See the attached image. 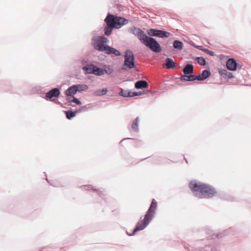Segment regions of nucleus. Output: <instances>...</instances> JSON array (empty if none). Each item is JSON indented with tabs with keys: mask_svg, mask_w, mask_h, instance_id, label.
<instances>
[{
	"mask_svg": "<svg viewBox=\"0 0 251 251\" xmlns=\"http://www.w3.org/2000/svg\"><path fill=\"white\" fill-rule=\"evenodd\" d=\"M189 187L195 195L199 198H211L216 193L214 188L201 182L191 181L189 183Z\"/></svg>",
	"mask_w": 251,
	"mask_h": 251,
	"instance_id": "obj_1",
	"label": "nucleus"
},
{
	"mask_svg": "<svg viewBox=\"0 0 251 251\" xmlns=\"http://www.w3.org/2000/svg\"><path fill=\"white\" fill-rule=\"evenodd\" d=\"M108 42L107 38L103 36H97L92 39V45L94 48L102 52H104L106 49Z\"/></svg>",
	"mask_w": 251,
	"mask_h": 251,
	"instance_id": "obj_2",
	"label": "nucleus"
},
{
	"mask_svg": "<svg viewBox=\"0 0 251 251\" xmlns=\"http://www.w3.org/2000/svg\"><path fill=\"white\" fill-rule=\"evenodd\" d=\"M134 56L132 51L127 50L125 51L124 69H131L134 67Z\"/></svg>",
	"mask_w": 251,
	"mask_h": 251,
	"instance_id": "obj_3",
	"label": "nucleus"
},
{
	"mask_svg": "<svg viewBox=\"0 0 251 251\" xmlns=\"http://www.w3.org/2000/svg\"><path fill=\"white\" fill-rule=\"evenodd\" d=\"M149 39L145 45L155 52H160L161 48L158 43L153 38L151 37Z\"/></svg>",
	"mask_w": 251,
	"mask_h": 251,
	"instance_id": "obj_4",
	"label": "nucleus"
},
{
	"mask_svg": "<svg viewBox=\"0 0 251 251\" xmlns=\"http://www.w3.org/2000/svg\"><path fill=\"white\" fill-rule=\"evenodd\" d=\"M111 18H112V16H107L104 20L105 22L107 24L104 28V34L107 36H109L111 34L113 28H116L113 23V19H112Z\"/></svg>",
	"mask_w": 251,
	"mask_h": 251,
	"instance_id": "obj_5",
	"label": "nucleus"
},
{
	"mask_svg": "<svg viewBox=\"0 0 251 251\" xmlns=\"http://www.w3.org/2000/svg\"><path fill=\"white\" fill-rule=\"evenodd\" d=\"M152 219V218L150 216L147 217V214L145 215V217L143 220H140L136 226V228L133 231V233L137 231L141 230L144 229L147 225L149 224L150 221Z\"/></svg>",
	"mask_w": 251,
	"mask_h": 251,
	"instance_id": "obj_6",
	"label": "nucleus"
},
{
	"mask_svg": "<svg viewBox=\"0 0 251 251\" xmlns=\"http://www.w3.org/2000/svg\"><path fill=\"white\" fill-rule=\"evenodd\" d=\"M107 16H112L111 19H113V23L114 26L116 27V28H120L122 26L126 25L128 23V21L122 17H114L113 15L111 14H108Z\"/></svg>",
	"mask_w": 251,
	"mask_h": 251,
	"instance_id": "obj_7",
	"label": "nucleus"
},
{
	"mask_svg": "<svg viewBox=\"0 0 251 251\" xmlns=\"http://www.w3.org/2000/svg\"><path fill=\"white\" fill-rule=\"evenodd\" d=\"M134 34H136L138 38L144 45L151 37L148 36L145 33L139 28L134 29Z\"/></svg>",
	"mask_w": 251,
	"mask_h": 251,
	"instance_id": "obj_8",
	"label": "nucleus"
},
{
	"mask_svg": "<svg viewBox=\"0 0 251 251\" xmlns=\"http://www.w3.org/2000/svg\"><path fill=\"white\" fill-rule=\"evenodd\" d=\"M156 207H157V202L154 199H153L152 200V202L151 204V206L146 213L147 217H148V216H150L152 218L154 216V214L155 213V211L156 209Z\"/></svg>",
	"mask_w": 251,
	"mask_h": 251,
	"instance_id": "obj_9",
	"label": "nucleus"
},
{
	"mask_svg": "<svg viewBox=\"0 0 251 251\" xmlns=\"http://www.w3.org/2000/svg\"><path fill=\"white\" fill-rule=\"evenodd\" d=\"M226 67L228 70L230 71H235L237 67V63L234 59H229L226 62Z\"/></svg>",
	"mask_w": 251,
	"mask_h": 251,
	"instance_id": "obj_10",
	"label": "nucleus"
},
{
	"mask_svg": "<svg viewBox=\"0 0 251 251\" xmlns=\"http://www.w3.org/2000/svg\"><path fill=\"white\" fill-rule=\"evenodd\" d=\"M60 91L57 88H53L46 93V97L48 99H51L53 97H57L60 95Z\"/></svg>",
	"mask_w": 251,
	"mask_h": 251,
	"instance_id": "obj_11",
	"label": "nucleus"
},
{
	"mask_svg": "<svg viewBox=\"0 0 251 251\" xmlns=\"http://www.w3.org/2000/svg\"><path fill=\"white\" fill-rule=\"evenodd\" d=\"M104 52L107 54H113L115 56H120L121 55V53L118 50L115 48L110 47L109 46L106 47V49L104 50Z\"/></svg>",
	"mask_w": 251,
	"mask_h": 251,
	"instance_id": "obj_12",
	"label": "nucleus"
},
{
	"mask_svg": "<svg viewBox=\"0 0 251 251\" xmlns=\"http://www.w3.org/2000/svg\"><path fill=\"white\" fill-rule=\"evenodd\" d=\"M210 75V72L208 70H204L202 74L196 76V80H203Z\"/></svg>",
	"mask_w": 251,
	"mask_h": 251,
	"instance_id": "obj_13",
	"label": "nucleus"
},
{
	"mask_svg": "<svg viewBox=\"0 0 251 251\" xmlns=\"http://www.w3.org/2000/svg\"><path fill=\"white\" fill-rule=\"evenodd\" d=\"M142 94V93L141 92H132V91H121V95L125 97H134L136 96H139Z\"/></svg>",
	"mask_w": 251,
	"mask_h": 251,
	"instance_id": "obj_14",
	"label": "nucleus"
},
{
	"mask_svg": "<svg viewBox=\"0 0 251 251\" xmlns=\"http://www.w3.org/2000/svg\"><path fill=\"white\" fill-rule=\"evenodd\" d=\"M148 84L145 80H140L135 83V87L137 89H142L147 88Z\"/></svg>",
	"mask_w": 251,
	"mask_h": 251,
	"instance_id": "obj_15",
	"label": "nucleus"
},
{
	"mask_svg": "<svg viewBox=\"0 0 251 251\" xmlns=\"http://www.w3.org/2000/svg\"><path fill=\"white\" fill-rule=\"evenodd\" d=\"M75 86L73 85L72 86L70 87L65 92V94L67 96H71L74 94H75L77 92V89H76Z\"/></svg>",
	"mask_w": 251,
	"mask_h": 251,
	"instance_id": "obj_16",
	"label": "nucleus"
},
{
	"mask_svg": "<svg viewBox=\"0 0 251 251\" xmlns=\"http://www.w3.org/2000/svg\"><path fill=\"white\" fill-rule=\"evenodd\" d=\"M164 65H165L167 69H173L176 67V63L172 59L168 58L166 59V63L164 64Z\"/></svg>",
	"mask_w": 251,
	"mask_h": 251,
	"instance_id": "obj_17",
	"label": "nucleus"
},
{
	"mask_svg": "<svg viewBox=\"0 0 251 251\" xmlns=\"http://www.w3.org/2000/svg\"><path fill=\"white\" fill-rule=\"evenodd\" d=\"M183 72L185 75H191L193 73V67L192 65H187L183 69Z\"/></svg>",
	"mask_w": 251,
	"mask_h": 251,
	"instance_id": "obj_18",
	"label": "nucleus"
},
{
	"mask_svg": "<svg viewBox=\"0 0 251 251\" xmlns=\"http://www.w3.org/2000/svg\"><path fill=\"white\" fill-rule=\"evenodd\" d=\"M170 35V33L168 32L163 31V30H157V32L156 33V36L157 37H160V38H163V37H168Z\"/></svg>",
	"mask_w": 251,
	"mask_h": 251,
	"instance_id": "obj_19",
	"label": "nucleus"
},
{
	"mask_svg": "<svg viewBox=\"0 0 251 251\" xmlns=\"http://www.w3.org/2000/svg\"><path fill=\"white\" fill-rule=\"evenodd\" d=\"M180 79L185 81H193L196 80V75H186L181 76Z\"/></svg>",
	"mask_w": 251,
	"mask_h": 251,
	"instance_id": "obj_20",
	"label": "nucleus"
},
{
	"mask_svg": "<svg viewBox=\"0 0 251 251\" xmlns=\"http://www.w3.org/2000/svg\"><path fill=\"white\" fill-rule=\"evenodd\" d=\"M95 66L94 65H90L88 66H85L83 67V70L86 73L88 74H94Z\"/></svg>",
	"mask_w": 251,
	"mask_h": 251,
	"instance_id": "obj_21",
	"label": "nucleus"
},
{
	"mask_svg": "<svg viewBox=\"0 0 251 251\" xmlns=\"http://www.w3.org/2000/svg\"><path fill=\"white\" fill-rule=\"evenodd\" d=\"M75 86L77 91H85L88 89V87L85 84H77L75 85Z\"/></svg>",
	"mask_w": 251,
	"mask_h": 251,
	"instance_id": "obj_22",
	"label": "nucleus"
},
{
	"mask_svg": "<svg viewBox=\"0 0 251 251\" xmlns=\"http://www.w3.org/2000/svg\"><path fill=\"white\" fill-rule=\"evenodd\" d=\"M173 47L175 49L180 50L182 49V43L180 41L175 40L173 43Z\"/></svg>",
	"mask_w": 251,
	"mask_h": 251,
	"instance_id": "obj_23",
	"label": "nucleus"
},
{
	"mask_svg": "<svg viewBox=\"0 0 251 251\" xmlns=\"http://www.w3.org/2000/svg\"><path fill=\"white\" fill-rule=\"evenodd\" d=\"M94 74L97 75H101L104 74V70L95 66Z\"/></svg>",
	"mask_w": 251,
	"mask_h": 251,
	"instance_id": "obj_24",
	"label": "nucleus"
},
{
	"mask_svg": "<svg viewBox=\"0 0 251 251\" xmlns=\"http://www.w3.org/2000/svg\"><path fill=\"white\" fill-rule=\"evenodd\" d=\"M138 123H139V118L137 117L133 122L132 124V128L134 131H137L138 128Z\"/></svg>",
	"mask_w": 251,
	"mask_h": 251,
	"instance_id": "obj_25",
	"label": "nucleus"
},
{
	"mask_svg": "<svg viewBox=\"0 0 251 251\" xmlns=\"http://www.w3.org/2000/svg\"><path fill=\"white\" fill-rule=\"evenodd\" d=\"M107 92L106 88H104L102 90H99L95 92V94L96 96H102L105 95Z\"/></svg>",
	"mask_w": 251,
	"mask_h": 251,
	"instance_id": "obj_26",
	"label": "nucleus"
},
{
	"mask_svg": "<svg viewBox=\"0 0 251 251\" xmlns=\"http://www.w3.org/2000/svg\"><path fill=\"white\" fill-rule=\"evenodd\" d=\"M76 112H73L72 111H68L66 112V117L68 119H70L71 118L75 117V113Z\"/></svg>",
	"mask_w": 251,
	"mask_h": 251,
	"instance_id": "obj_27",
	"label": "nucleus"
},
{
	"mask_svg": "<svg viewBox=\"0 0 251 251\" xmlns=\"http://www.w3.org/2000/svg\"><path fill=\"white\" fill-rule=\"evenodd\" d=\"M157 30L155 29H151L149 30L148 33L149 35L151 36H156Z\"/></svg>",
	"mask_w": 251,
	"mask_h": 251,
	"instance_id": "obj_28",
	"label": "nucleus"
},
{
	"mask_svg": "<svg viewBox=\"0 0 251 251\" xmlns=\"http://www.w3.org/2000/svg\"><path fill=\"white\" fill-rule=\"evenodd\" d=\"M197 60L199 64L201 65H205L206 64L205 59L202 57H198Z\"/></svg>",
	"mask_w": 251,
	"mask_h": 251,
	"instance_id": "obj_29",
	"label": "nucleus"
},
{
	"mask_svg": "<svg viewBox=\"0 0 251 251\" xmlns=\"http://www.w3.org/2000/svg\"><path fill=\"white\" fill-rule=\"evenodd\" d=\"M201 48V47H198V49L203 50V51H204L206 53H207V54H209V55H210L211 56H213L214 55V53L212 51H211V50H209L208 49H202Z\"/></svg>",
	"mask_w": 251,
	"mask_h": 251,
	"instance_id": "obj_30",
	"label": "nucleus"
},
{
	"mask_svg": "<svg viewBox=\"0 0 251 251\" xmlns=\"http://www.w3.org/2000/svg\"><path fill=\"white\" fill-rule=\"evenodd\" d=\"M227 72L226 69H222L219 71V73L221 75L225 76L227 75Z\"/></svg>",
	"mask_w": 251,
	"mask_h": 251,
	"instance_id": "obj_31",
	"label": "nucleus"
},
{
	"mask_svg": "<svg viewBox=\"0 0 251 251\" xmlns=\"http://www.w3.org/2000/svg\"><path fill=\"white\" fill-rule=\"evenodd\" d=\"M72 101L76 103L78 105H80L81 104V102L77 99H76L75 98H74V99L72 100Z\"/></svg>",
	"mask_w": 251,
	"mask_h": 251,
	"instance_id": "obj_32",
	"label": "nucleus"
},
{
	"mask_svg": "<svg viewBox=\"0 0 251 251\" xmlns=\"http://www.w3.org/2000/svg\"><path fill=\"white\" fill-rule=\"evenodd\" d=\"M105 72L106 74H110L112 73L113 71L110 68H108L107 69H105L104 70V72Z\"/></svg>",
	"mask_w": 251,
	"mask_h": 251,
	"instance_id": "obj_33",
	"label": "nucleus"
},
{
	"mask_svg": "<svg viewBox=\"0 0 251 251\" xmlns=\"http://www.w3.org/2000/svg\"><path fill=\"white\" fill-rule=\"evenodd\" d=\"M226 76H227L228 78H232L233 77V75L231 73L227 72V75Z\"/></svg>",
	"mask_w": 251,
	"mask_h": 251,
	"instance_id": "obj_34",
	"label": "nucleus"
}]
</instances>
